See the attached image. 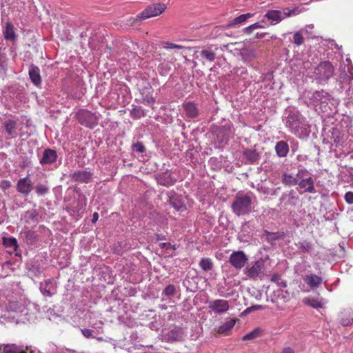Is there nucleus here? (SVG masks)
I'll list each match as a JSON object with an SVG mask.
<instances>
[{
    "label": "nucleus",
    "mask_w": 353,
    "mask_h": 353,
    "mask_svg": "<svg viewBox=\"0 0 353 353\" xmlns=\"http://www.w3.org/2000/svg\"><path fill=\"white\" fill-rule=\"evenodd\" d=\"M285 126L290 132L300 139L307 137L310 133V126L299 112H290L285 119Z\"/></svg>",
    "instance_id": "1"
},
{
    "label": "nucleus",
    "mask_w": 353,
    "mask_h": 353,
    "mask_svg": "<svg viewBox=\"0 0 353 353\" xmlns=\"http://www.w3.org/2000/svg\"><path fill=\"white\" fill-rule=\"evenodd\" d=\"M1 318L6 322L16 324L30 320L28 308L24 305L15 301H9L6 306L5 314L1 315Z\"/></svg>",
    "instance_id": "2"
},
{
    "label": "nucleus",
    "mask_w": 353,
    "mask_h": 353,
    "mask_svg": "<svg viewBox=\"0 0 353 353\" xmlns=\"http://www.w3.org/2000/svg\"><path fill=\"white\" fill-rule=\"evenodd\" d=\"M312 99L316 105H319L321 110L330 115L335 112V108H332L330 105H334V99L324 90L316 91L312 94Z\"/></svg>",
    "instance_id": "3"
},
{
    "label": "nucleus",
    "mask_w": 353,
    "mask_h": 353,
    "mask_svg": "<svg viewBox=\"0 0 353 353\" xmlns=\"http://www.w3.org/2000/svg\"><path fill=\"white\" fill-rule=\"evenodd\" d=\"M252 197L253 194L251 192L236 195L232 205L234 212L241 215L250 212Z\"/></svg>",
    "instance_id": "4"
},
{
    "label": "nucleus",
    "mask_w": 353,
    "mask_h": 353,
    "mask_svg": "<svg viewBox=\"0 0 353 353\" xmlns=\"http://www.w3.org/2000/svg\"><path fill=\"white\" fill-rule=\"evenodd\" d=\"M244 274L252 280H262L265 276L264 261L259 259L249 263L243 270Z\"/></svg>",
    "instance_id": "5"
},
{
    "label": "nucleus",
    "mask_w": 353,
    "mask_h": 353,
    "mask_svg": "<svg viewBox=\"0 0 353 353\" xmlns=\"http://www.w3.org/2000/svg\"><path fill=\"white\" fill-rule=\"evenodd\" d=\"M299 188L307 193H316L314 188V181L311 176L310 172L305 168L299 169L297 172Z\"/></svg>",
    "instance_id": "6"
},
{
    "label": "nucleus",
    "mask_w": 353,
    "mask_h": 353,
    "mask_svg": "<svg viewBox=\"0 0 353 353\" xmlns=\"http://www.w3.org/2000/svg\"><path fill=\"white\" fill-rule=\"evenodd\" d=\"M299 12L298 8L285 10L283 12L277 10H270L265 13L264 17L270 21L272 25H275L285 18L297 15Z\"/></svg>",
    "instance_id": "7"
},
{
    "label": "nucleus",
    "mask_w": 353,
    "mask_h": 353,
    "mask_svg": "<svg viewBox=\"0 0 353 353\" xmlns=\"http://www.w3.org/2000/svg\"><path fill=\"white\" fill-rule=\"evenodd\" d=\"M334 69L329 61L321 62L314 70V75L319 81H327L334 74Z\"/></svg>",
    "instance_id": "8"
},
{
    "label": "nucleus",
    "mask_w": 353,
    "mask_h": 353,
    "mask_svg": "<svg viewBox=\"0 0 353 353\" xmlns=\"http://www.w3.org/2000/svg\"><path fill=\"white\" fill-rule=\"evenodd\" d=\"M77 118L81 124L89 128H94L98 123L97 117L86 110H79L77 113Z\"/></svg>",
    "instance_id": "9"
},
{
    "label": "nucleus",
    "mask_w": 353,
    "mask_h": 353,
    "mask_svg": "<svg viewBox=\"0 0 353 353\" xmlns=\"http://www.w3.org/2000/svg\"><path fill=\"white\" fill-rule=\"evenodd\" d=\"M166 6L164 3H155L148 6L143 12L137 15L139 19H146L157 17L165 11Z\"/></svg>",
    "instance_id": "10"
},
{
    "label": "nucleus",
    "mask_w": 353,
    "mask_h": 353,
    "mask_svg": "<svg viewBox=\"0 0 353 353\" xmlns=\"http://www.w3.org/2000/svg\"><path fill=\"white\" fill-rule=\"evenodd\" d=\"M208 309L216 314L226 313L230 309L229 301L225 299H215L208 301Z\"/></svg>",
    "instance_id": "11"
},
{
    "label": "nucleus",
    "mask_w": 353,
    "mask_h": 353,
    "mask_svg": "<svg viewBox=\"0 0 353 353\" xmlns=\"http://www.w3.org/2000/svg\"><path fill=\"white\" fill-rule=\"evenodd\" d=\"M248 261V258L243 251L233 252L230 254L228 260L231 265L233 266L236 270L242 269Z\"/></svg>",
    "instance_id": "12"
},
{
    "label": "nucleus",
    "mask_w": 353,
    "mask_h": 353,
    "mask_svg": "<svg viewBox=\"0 0 353 353\" xmlns=\"http://www.w3.org/2000/svg\"><path fill=\"white\" fill-rule=\"evenodd\" d=\"M170 204L179 213L186 211V206L184 199L181 195H177L174 192H169L167 194Z\"/></svg>",
    "instance_id": "13"
},
{
    "label": "nucleus",
    "mask_w": 353,
    "mask_h": 353,
    "mask_svg": "<svg viewBox=\"0 0 353 353\" xmlns=\"http://www.w3.org/2000/svg\"><path fill=\"white\" fill-rule=\"evenodd\" d=\"M17 190L24 196H28L33 189V184L29 176L20 179L16 185Z\"/></svg>",
    "instance_id": "14"
},
{
    "label": "nucleus",
    "mask_w": 353,
    "mask_h": 353,
    "mask_svg": "<svg viewBox=\"0 0 353 353\" xmlns=\"http://www.w3.org/2000/svg\"><path fill=\"white\" fill-rule=\"evenodd\" d=\"M3 127L9 139L16 138L18 136L17 122L12 119L6 120Z\"/></svg>",
    "instance_id": "15"
},
{
    "label": "nucleus",
    "mask_w": 353,
    "mask_h": 353,
    "mask_svg": "<svg viewBox=\"0 0 353 353\" xmlns=\"http://www.w3.org/2000/svg\"><path fill=\"white\" fill-rule=\"evenodd\" d=\"M184 336L183 331L180 327H174L170 331L163 334V339L168 342L182 340Z\"/></svg>",
    "instance_id": "16"
},
{
    "label": "nucleus",
    "mask_w": 353,
    "mask_h": 353,
    "mask_svg": "<svg viewBox=\"0 0 353 353\" xmlns=\"http://www.w3.org/2000/svg\"><path fill=\"white\" fill-rule=\"evenodd\" d=\"M92 174L85 170H79L70 174V177L76 182L88 183L91 179Z\"/></svg>",
    "instance_id": "17"
},
{
    "label": "nucleus",
    "mask_w": 353,
    "mask_h": 353,
    "mask_svg": "<svg viewBox=\"0 0 353 353\" xmlns=\"http://www.w3.org/2000/svg\"><path fill=\"white\" fill-rule=\"evenodd\" d=\"M0 351L2 353H27L23 346H19L14 343L1 345Z\"/></svg>",
    "instance_id": "18"
},
{
    "label": "nucleus",
    "mask_w": 353,
    "mask_h": 353,
    "mask_svg": "<svg viewBox=\"0 0 353 353\" xmlns=\"http://www.w3.org/2000/svg\"><path fill=\"white\" fill-rule=\"evenodd\" d=\"M28 74L32 83L37 87L40 86L41 83V78L40 76L39 68L37 66L31 65L29 67Z\"/></svg>",
    "instance_id": "19"
},
{
    "label": "nucleus",
    "mask_w": 353,
    "mask_h": 353,
    "mask_svg": "<svg viewBox=\"0 0 353 353\" xmlns=\"http://www.w3.org/2000/svg\"><path fill=\"white\" fill-rule=\"evenodd\" d=\"M57 159V152L51 149H46L44 150L43 157L40 160L41 164H50L56 161Z\"/></svg>",
    "instance_id": "20"
},
{
    "label": "nucleus",
    "mask_w": 353,
    "mask_h": 353,
    "mask_svg": "<svg viewBox=\"0 0 353 353\" xmlns=\"http://www.w3.org/2000/svg\"><path fill=\"white\" fill-rule=\"evenodd\" d=\"M276 155L280 158L287 157L289 152V145L285 141H278L274 147Z\"/></svg>",
    "instance_id": "21"
},
{
    "label": "nucleus",
    "mask_w": 353,
    "mask_h": 353,
    "mask_svg": "<svg viewBox=\"0 0 353 353\" xmlns=\"http://www.w3.org/2000/svg\"><path fill=\"white\" fill-rule=\"evenodd\" d=\"M281 200L285 201L286 203L288 205H296L299 201V198L296 192L292 190L287 193H283L281 197Z\"/></svg>",
    "instance_id": "22"
},
{
    "label": "nucleus",
    "mask_w": 353,
    "mask_h": 353,
    "mask_svg": "<svg viewBox=\"0 0 353 353\" xmlns=\"http://www.w3.org/2000/svg\"><path fill=\"white\" fill-rule=\"evenodd\" d=\"M157 180L160 185L164 186L172 185L176 182V180L172 177L171 174L169 172H165L159 175Z\"/></svg>",
    "instance_id": "23"
},
{
    "label": "nucleus",
    "mask_w": 353,
    "mask_h": 353,
    "mask_svg": "<svg viewBox=\"0 0 353 353\" xmlns=\"http://www.w3.org/2000/svg\"><path fill=\"white\" fill-rule=\"evenodd\" d=\"M299 182V177L297 174L293 175L287 172H284L282 174V183L288 186H294L297 185Z\"/></svg>",
    "instance_id": "24"
},
{
    "label": "nucleus",
    "mask_w": 353,
    "mask_h": 353,
    "mask_svg": "<svg viewBox=\"0 0 353 353\" xmlns=\"http://www.w3.org/2000/svg\"><path fill=\"white\" fill-rule=\"evenodd\" d=\"M304 281L312 288L319 287L322 283V279L313 274L306 275Z\"/></svg>",
    "instance_id": "25"
},
{
    "label": "nucleus",
    "mask_w": 353,
    "mask_h": 353,
    "mask_svg": "<svg viewBox=\"0 0 353 353\" xmlns=\"http://www.w3.org/2000/svg\"><path fill=\"white\" fill-rule=\"evenodd\" d=\"M183 108L187 117L194 118L199 114V110L196 105L192 102H188L183 104Z\"/></svg>",
    "instance_id": "26"
},
{
    "label": "nucleus",
    "mask_w": 353,
    "mask_h": 353,
    "mask_svg": "<svg viewBox=\"0 0 353 353\" xmlns=\"http://www.w3.org/2000/svg\"><path fill=\"white\" fill-rule=\"evenodd\" d=\"M4 38L8 41H14L16 39V34L14 27L11 22L6 23L5 30L3 31Z\"/></svg>",
    "instance_id": "27"
},
{
    "label": "nucleus",
    "mask_w": 353,
    "mask_h": 353,
    "mask_svg": "<svg viewBox=\"0 0 353 353\" xmlns=\"http://www.w3.org/2000/svg\"><path fill=\"white\" fill-rule=\"evenodd\" d=\"M152 92L153 89L150 85L148 87L144 88L141 91V94L143 96V101L148 105L153 104L154 103V99L153 98Z\"/></svg>",
    "instance_id": "28"
},
{
    "label": "nucleus",
    "mask_w": 353,
    "mask_h": 353,
    "mask_svg": "<svg viewBox=\"0 0 353 353\" xmlns=\"http://www.w3.org/2000/svg\"><path fill=\"white\" fill-rule=\"evenodd\" d=\"M254 14L252 13H246L239 15V17L234 18L232 21L230 22L228 26L233 27L237 25H241L245 23L248 19L252 17Z\"/></svg>",
    "instance_id": "29"
},
{
    "label": "nucleus",
    "mask_w": 353,
    "mask_h": 353,
    "mask_svg": "<svg viewBox=\"0 0 353 353\" xmlns=\"http://www.w3.org/2000/svg\"><path fill=\"white\" fill-rule=\"evenodd\" d=\"M40 289L42 294L46 296L50 297L56 293V290L52 285V282L50 280L46 281L45 285L41 286Z\"/></svg>",
    "instance_id": "30"
},
{
    "label": "nucleus",
    "mask_w": 353,
    "mask_h": 353,
    "mask_svg": "<svg viewBox=\"0 0 353 353\" xmlns=\"http://www.w3.org/2000/svg\"><path fill=\"white\" fill-rule=\"evenodd\" d=\"M243 157L251 163L256 162L260 157L259 154L252 149H247L243 152Z\"/></svg>",
    "instance_id": "31"
},
{
    "label": "nucleus",
    "mask_w": 353,
    "mask_h": 353,
    "mask_svg": "<svg viewBox=\"0 0 353 353\" xmlns=\"http://www.w3.org/2000/svg\"><path fill=\"white\" fill-rule=\"evenodd\" d=\"M236 319H230L225 321L223 325L219 327L217 332L220 334H228L234 326Z\"/></svg>",
    "instance_id": "32"
},
{
    "label": "nucleus",
    "mask_w": 353,
    "mask_h": 353,
    "mask_svg": "<svg viewBox=\"0 0 353 353\" xmlns=\"http://www.w3.org/2000/svg\"><path fill=\"white\" fill-rule=\"evenodd\" d=\"M303 302L313 308L319 309L323 307V303L319 299L314 298L305 297L303 299Z\"/></svg>",
    "instance_id": "33"
},
{
    "label": "nucleus",
    "mask_w": 353,
    "mask_h": 353,
    "mask_svg": "<svg viewBox=\"0 0 353 353\" xmlns=\"http://www.w3.org/2000/svg\"><path fill=\"white\" fill-rule=\"evenodd\" d=\"M199 266L203 271L208 272L213 268V263L210 258H202L199 261Z\"/></svg>",
    "instance_id": "34"
},
{
    "label": "nucleus",
    "mask_w": 353,
    "mask_h": 353,
    "mask_svg": "<svg viewBox=\"0 0 353 353\" xmlns=\"http://www.w3.org/2000/svg\"><path fill=\"white\" fill-rule=\"evenodd\" d=\"M200 54L203 59H205L209 61L212 62L215 60L216 54L210 48L203 49Z\"/></svg>",
    "instance_id": "35"
},
{
    "label": "nucleus",
    "mask_w": 353,
    "mask_h": 353,
    "mask_svg": "<svg viewBox=\"0 0 353 353\" xmlns=\"http://www.w3.org/2000/svg\"><path fill=\"white\" fill-rule=\"evenodd\" d=\"M3 244L6 248H12L13 250H16L18 247L17 241L14 237H3Z\"/></svg>",
    "instance_id": "36"
},
{
    "label": "nucleus",
    "mask_w": 353,
    "mask_h": 353,
    "mask_svg": "<svg viewBox=\"0 0 353 353\" xmlns=\"http://www.w3.org/2000/svg\"><path fill=\"white\" fill-rule=\"evenodd\" d=\"M176 294V288L175 285L170 284L165 286L163 291L162 292V295H164L167 297H172Z\"/></svg>",
    "instance_id": "37"
},
{
    "label": "nucleus",
    "mask_w": 353,
    "mask_h": 353,
    "mask_svg": "<svg viewBox=\"0 0 353 353\" xmlns=\"http://www.w3.org/2000/svg\"><path fill=\"white\" fill-rule=\"evenodd\" d=\"M49 187L43 183H38L35 187V192L38 195L43 196L49 192Z\"/></svg>",
    "instance_id": "38"
},
{
    "label": "nucleus",
    "mask_w": 353,
    "mask_h": 353,
    "mask_svg": "<svg viewBox=\"0 0 353 353\" xmlns=\"http://www.w3.org/2000/svg\"><path fill=\"white\" fill-rule=\"evenodd\" d=\"M261 334V330L259 328H256L253 330L252 331L250 332L249 333L246 334L243 336V341H248V340H252L254 339L257 338Z\"/></svg>",
    "instance_id": "39"
},
{
    "label": "nucleus",
    "mask_w": 353,
    "mask_h": 353,
    "mask_svg": "<svg viewBox=\"0 0 353 353\" xmlns=\"http://www.w3.org/2000/svg\"><path fill=\"white\" fill-rule=\"evenodd\" d=\"M267 238L269 241H275L280 239H283L284 236V233L281 232H270L265 231Z\"/></svg>",
    "instance_id": "40"
},
{
    "label": "nucleus",
    "mask_w": 353,
    "mask_h": 353,
    "mask_svg": "<svg viewBox=\"0 0 353 353\" xmlns=\"http://www.w3.org/2000/svg\"><path fill=\"white\" fill-rule=\"evenodd\" d=\"M271 281L277 284L278 286L281 288H285L287 286V283L285 281L281 279V277L278 274H274L271 277Z\"/></svg>",
    "instance_id": "41"
},
{
    "label": "nucleus",
    "mask_w": 353,
    "mask_h": 353,
    "mask_svg": "<svg viewBox=\"0 0 353 353\" xmlns=\"http://www.w3.org/2000/svg\"><path fill=\"white\" fill-rule=\"evenodd\" d=\"M298 247L303 252H309L312 249V244L306 241H300L298 243Z\"/></svg>",
    "instance_id": "42"
},
{
    "label": "nucleus",
    "mask_w": 353,
    "mask_h": 353,
    "mask_svg": "<svg viewBox=\"0 0 353 353\" xmlns=\"http://www.w3.org/2000/svg\"><path fill=\"white\" fill-rule=\"evenodd\" d=\"M132 149L134 152L138 153H143L145 150V146L141 142H137L136 143L132 144Z\"/></svg>",
    "instance_id": "43"
},
{
    "label": "nucleus",
    "mask_w": 353,
    "mask_h": 353,
    "mask_svg": "<svg viewBox=\"0 0 353 353\" xmlns=\"http://www.w3.org/2000/svg\"><path fill=\"white\" fill-rule=\"evenodd\" d=\"M293 39L294 43L297 46H300L303 43V37L300 32L294 33Z\"/></svg>",
    "instance_id": "44"
},
{
    "label": "nucleus",
    "mask_w": 353,
    "mask_h": 353,
    "mask_svg": "<svg viewBox=\"0 0 353 353\" xmlns=\"http://www.w3.org/2000/svg\"><path fill=\"white\" fill-rule=\"evenodd\" d=\"M37 216L36 210L34 209H31L28 210L24 216V218L26 219H34Z\"/></svg>",
    "instance_id": "45"
},
{
    "label": "nucleus",
    "mask_w": 353,
    "mask_h": 353,
    "mask_svg": "<svg viewBox=\"0 0 353 353\" xmlns=\"http://www.w3.org/2000/svg\"><path fill=\"white\" fill-rule=\"evenodd\" d=\"M346 61L348 62L347 64V72L349 74H345V76L349 80H352L353 79V65L350 63V60L348 59H346Z\"/></svg>",
    "instance_id": "46"
},
{
    "label": "nucleus",
    "mask_w": 353,
    "mask_h": 353,
    "mask_svg": "<svg viewBox=\"0 0 353 353\" xmlns=\"http://www.w3.org/2000/svg\"><path fill=\"white\" fill-rule=\"evenodd\" d=\"M0 187L1 190L6 192L11 187V182L8 180H2L1 181Z\"/></svg>",
    "instance_id": "47"
},
{
    "label": "nucleus",
    "mask_w": 353,
    "mask_h": 353,
    "mask_svg": "<svg viewBox=\"0 0 353 353\" xmlns=\"http://www.w3.org/2000/svg\"><path fill=\"white\" fill-rule=\"evenodd\" d=\"M164 48L166 49H181L183 46L180 45H176L172 43L165 42L164 43Z\"/></svg>",
    "instance_id": "48"
},
{
    "label": "nucleus",
    "mask_w": 353,
    "mask_h": 353,
    "mask_svg": "<svg viewBox=\"0 0 353 353\" xmlns=\"http://www.w3.org/2000/svg\"><path fill=\"white\" fill-rule=\"evenodd\" d=\"M81 332H82V334L85 337V338H93L94 336H93V331L90 329H87V328H85V329H82L81 330Z\"/></svg>",
    "instance_id": "49"
},
{
    "label": "nucleus",
    "mask_w": 353,
    "mask_h": 353,
    "mask_svg": "<svg viewBox=\"0 0 353 353\" xmlns=\"http://www.w3.org/2000/svg\"><path fill=\"white\" fill-rule=\"evenodd\" d=\"M219 131L220 132H223L224 136L227 137L230 134L231 128L229 125H225L220 128Z\"/></svg>",
    "instance_id": "50"
},
{
    "label": "nucleus",
    "mask_w": 353,
    "mask_h": 353,
    "mask_svg": "<svg viewBox=\"0 0 353 353\" xmlns=\"http://www.w3.org/2000/svg\"><path fill=\"white\" fill-rule=\"evenodd\" d=\"M345 200L349 204H353V192H348L345 194Z\"/></svg>",
    "instance_id": "51"
},
{
    "label": "nucleus",
    "mask_w": 353,
    "mask_h": 353,
    "mask_svg": "<svg viewBox=\"0 0 353 353\" xmlns=\"http://www.w3.org/2000/svg\"><path fill=\"white\" fill-rule=\"evenodd\" d=\"M353 321V318L350 317V318H347V319H341V323L344 325V326H347L349 325H350Z\"/></svg>",
    "instance_id": "52"
},
{
    "label": "nucleus",
    "mask_w": 353,
    "mask_h": 353,
    "mask_svg": "<svg viewBox=\"0 0 353 353\" xmlns=\"http://www.w3.org/2000/svg\"><path fill=\"white\" fill-rule=\"evenodd\" d=\"M254 30L251 25L243 29V32L247 34H250Z\"/></svg>",
    "instance_id": "53"
},
{
    "label": "nucleus",
    "mask_w": 353,
    "mask_h": 353,
    "mask_svg": "<svg viewBox=\"0 0 353 353\" xmlns=\"http://www.w3.org/2000/svg\"><path fill=\"white\" fill-rule=\"evenodd\" d=\"M296 159L299 161L305 162L307 160V156L305 154H299Z\"/></svg>",
    "instance_id": "54"
},
{
    "label": "nucleus",
    "mask_w": 353,
    "mask_h": 353,
    "mask_svg": "<svg viewBox=\"0 0 353 353\" xmlns=\"http://www.w3.org/2000/svg\"><path fill=\"white\" fill-rule=\"evenodd\" d=\"M251 26H252V28L254 30L259 29V28H264L263 26H262L260 23H258V22L255 23L254 24H252Z\"/></svg>",
    "instance_id": "55"
},
{
    "label": "nucleus",
    "mask_w": 353,
    "mask_h": 353,
    "mask_svg": "<svg viewBox=\"0 0 353 353\" xmlns=\"http://www.w3.org/2000/svg\"><path fill=\"white\" fill-rule=\"evenodd\" d=\"M282 353H294V351L292 348L287 347L283 350Z\"/></svg>",
    "instance_id": "56"
},
{
    "label": "nucleus",
    "mask_w": 353,
    "mask_h": 353,
    "mask_svg": "<svg viewBox=\"0 0 353 353\" xmlns=\"http://www.w3.org/2000/svg\"><path fill=\"white\" fill-rule=\"evenodd\" d=\"M253 307V310H261L263 308V305H252V306Z\"/></svg>",
    "instance_id": "57"
},
{
    "label": "nucleus",
    "mask_w": 353,
    "mask_h": 353,
    "mask_svg": "<svg viewBox=\"0 0 353 353\" xmlns=\"http://www.w3.org/2000/svg\"><path fill=\"white\" fill-rule=\"evenodd\" d=\"M99 217V216L98 213H97V212H94V213L93 214V219H92V221H98Z\"/></svg>",
    "instance_id": "58"
},
{
    "label": "nucleus",
    "mask_w": 353,
    "mask_h": 353,
    "mask_svg": "<svg viewBox=\"0 0 353 353\" xmlns=\"http://www.w3.org/2000/svg\"><path fill=\"white\" fill-rule=\"evenodd\" d=\"M252 311H254L253 310V307L251 306V307H249L246 308V310H245V312L250 313V312H251Z\"/></svg>",
    "instance_id": "59"
},
{
    "label": "nucleus",
    "mask_w": 353,
    "mask_h": 353,
    "mask_svg": "<svg viewBox=\"0 0 353 353\" xmlns=\"http://www.w3.org/2000/svg\"><path fill=\"white\" fill-rule=\"evenodd\" d=\"M235 44H237V43H230L226 44V45H224V46H223V48H221V49L223 50V48H226L230 46L235 45Z\"/></svg>",
    "instance_id": "60"
},
{
    "label": "nucleus",
    "mask_w": 353,
    "mask_h": 353,
    "mask_svg": "<svg viewBox=\"0 0 353 353\" xmlns=\"http://www.w3.org/2000/svg\"><path fill=\"white\" fill-rule=\"evenodd\" d=\"M264 35H265V34H263V33H261V34L257 33L256 34V37L257 38H262V37H263Z\"/></svg>",
    "instance_id": "61"
},
{
    "label": "nucleus",
    "mask_w": 353,
    "mask_h": 353,
    "mask_svg": "<svg viewBox=\"0 0 353 353\" xmlns=\"http://www.w3.org/2000/svg\"><path fill=\"white\" fill-rule=\"evenodd\" d=\"M58 353H74V352L72 350H67L66 352H59Z\"/></svg>",
    "instance_id": "62"
},
{
    "label": "nucleus",
    "mask_w": 353,
    "mask_h": 353,
    "mask_svg": "<svg viewBox=\"0 0 353 353\" xmlns=\"http://www.w3.org/2000/svg\"><path fill=\"white\" fill-rule=\"evenodd\" d=\"M97 339H98L99 341H102V340H103L102 337H99Z\"/></svg>",
    "instance_id": "63"
},
{
    "label": "nucleus",
    "mask_w": 353,
    "mask_h": 353,
    "mask_svg": "<svg viewBox=\"0 0 353 353\" xmlns=\"http://www.w3.org/2000/svg\"><path fill=\"white\" fill-rule=\"evenodd\" d=\"M111 342H114V341L112 339H110Z\"/></svg>",
    "instance_id": "64"
}]
</instances>
